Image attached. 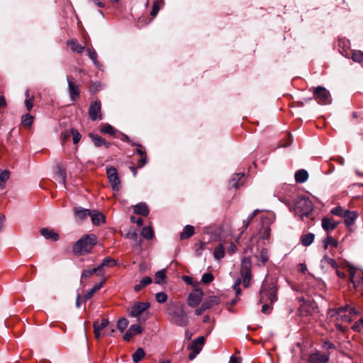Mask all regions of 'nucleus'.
<instances>
[{
    "label": "nucleus",
    "instance_id": "nucleus-52",
    "mask_svg": "<svg viewBox=\"0 0 363 363\" xmlns=\"http://www.w3.org/2000/svg\"><path fill=\"white\" fill-rule=\"evenodd\" d=\"M323 262L330 265L334 269L337 268V264L336 261L334 259L330 258L327 255L323 257Z\"/></svg>",
    "mask_w": 363,
    "mask_h": 363
},
{
    "label": "nucleus",
    "instance_id": "nucleus-11",
    "mask_svg": "<svg viewBox=\"0 0 363 363\" xmlns=\"http://www.w3.org/2000/svg\"><path fill=\"white\" fill-rule=\"evenodd\" d=\"M205 337L203 336L199 337L194 340L189 346L191 352L189 354V359L193 360L196 356L201 352L203 345L205 343Z\"/></svg>",
    "mask_w": 363,
    "mask_h": 363
},
{
    "label": "nucleus",
    "instance_id": "nucleus-27",
    "mask_svg": "<svg viewBox=\"0 0 363 363\" xmlns=\"http://www.w3.org/2000/svg\"><path fill=\"white\" fill-rule=\"evenodd\" d=\"M313 308L310 304L303 302L298 308V313L301 315L307 316L312 314Z\"/></svg>",
    "mask_w": 363,
    "mask_h": 363
},
{
    "label": "nucleus",
    "instance_id": "nucleus-54",
    "mask_svg": "<svg viewBox=\"0 0 363 363\" xmlns=\"http://www.w3.org/2000/svg\"><path fill=\"white\" fill-rule=\"evenodd\" d=\"M262 304V312L264 313H269L271 312V310L272 308V306L274 303H269V302H259Z\"/></svg>",
    "mask_w": 363,
    "mask_h": 363
},
{
    "label": "nucleus",
    "instance_id": "nucleus-3",
    "mask_svg": "<svg viewBox=\"0 0 363 363\" xmlns=\"http://www.w3.org/2000/svg\"><path fill=\"white\" fill-rule=\"evenodd\" d=\"M166 311L168 318L172 323L181 327H185L188 325L189 320L184 309V305L180 301L169 303Z\"/></svg>",
    "mask_w": 363,
    "mask_h": 363
},
{
    "label": "nucleus",
    "instance_id": "nucleus-4",
    "mask_svg": "<svg viewBox=\"0 0 363 363\" xmlns=\"http://www.w3.org/2000/svg\"><path fill=\"white\" fill-rule=\"evenodd\" d=\"M97 242V237L94 234L84 235L73 245V252L77 255L89 254Z\"/></svg>",
    "mask_w": 363,
    "mask_h": 363
},
{
    "label": "nucleus",
    "instance_id": "nucleus-13",
    "mask_svg": "<svg viewBox=\"0 0 363 363\" xmlns=\"http://www.w3.org/2000/svg\"><path fill=\"white\" fill-rule=\"evenodd\" d=\"M203 292L201 289L194 290L187 298V303L189 306L194 308L197 306L202 300Z\"/></svg>",
    "mask_w": 363,
    "mask_h": 363
},
{
    "label": "nucleus",
    "instance_id": "nucleus-45",
    "mask_svg": "<svg viewBox=\"0 0 363 363\" xmlns=\"http://www.w3.org/2000/svg\"><path fill=\"white\" fill-rule=\"evenodd\" d=\"M100 271V267H95L93 269H85L82 273V279H86L91 275H93L94 273H96L97 272Z\"/></svg>",
    "mask_w": 363,
    "mask_h": 363
},
{
    "label": "nucleus",
    "instance_id": "nucleus-30",
    "mask_svg": "<svg viewBox=\"0 0 363 363\" xmlns=\"http://www.w3.org/2000/svg\"><path fill=\"white\" fill-rule=\"evenodd\" d=\"M315 235L313 233H307L301 237V242L303 246H309L313 242Z\"/></svg>",
    "mask_w": 363,
    "mask_h": 363
},
{
    "label": "nucleus",
    "instance_id": "nucleus-2",
    "mask_svg": "<svg viewBox=\"0 0 363 363\" xmlns=\"http://www.w3.org/2000/svg\"><path fill=\"white\" fill-rule=\"evenodd\" d=\"M240 272L241 275V279H238L233 285V289L235 291L237 296H240L242 294L240 287L241 283L242 284V286L245 288H249L251 284L252 274V260L250 257H245L242 258L241 261Z\"/></svg>",
    "mask_w": 363,
    "mask_h": 363
},
{
    "label": "nucleus",
    "instance_id": "nucleus-9",
    "mask_svg": "<svg viewBox=\"0 0 363 363\" xmlns=\"http://www.w3.org/2000/svg\"><path fill=\"white\" fill-rule=\"evenodd\" d=\"M68 91L72 101L79 99L80 95V85L77 84L72 76H67Z\"/></svg>",
    "mask_w": 363,
    "mask_h": 363
},
{
    "label": "nucleus",
    "instance_id": "nucleus-19",
    "mask_svg": "<svg viewBox=\"0 0 363 363\" xmlns=\"http://www.w3.org/2000/svg\"><path fill=\"white\" fill-rule=\"evenodd\" d=\"M41 235L47 240L57 241L59 240V235L54 230L43 228L40 229Z\"/></svg>",
    "mask_w": 363,
    "mask_h": 363
},
{
    "label": "nucleus",
    "instance_id": "nucleus-8",
    "mask_svg": "<svg viewBox=\"0 0 363 363\" xmlns=\"http://www.w3.org/2000/svg\"><path fill=\"white\" fill-rule=\"evenodd\" d=\"M106 174L112 189L118 191L121 187V182L116 168L112 166L107 167Z\"/></svg>",
    "mask_w": 363,
    "mask_h": 363
},
{
    "label": "nucleus",
    "instance_id": "nucleus-36",
    "mask_svg": "<svg viewBox=\"0 0 363 363\" xmlns=\"http://www.w3.org/2000/svg\"><path fill=\"white\" fill-rule=\"evenodd\" d=\"M213 256L215 259L220 260L225 256V248L222 244H219L214 250Z\"/></svg>",
    "mask_w": 363,
    "mask_h": 363
},
{
    "label": "nucleus",
    "instance_id": "nucleus-50",
    "mask_svg": "<svg viewBox=\"0 0 363 363\" xmlns=\"http://www.w3.org/2000/svg\"><path fill=\"white\" fill-rule=\"evenodd\" d=\"M352 59L354 62H361L363 61V52L360 50L354 51L352 54Z\"/></svg>",
    "mask_w": 363,
    "mask_h": 363
},
{
    "label": "nucleus",
    "instance_id": "nucleus-31",
    "mask_svg": "<svg viewBox=\"0 0 363 363\" xmlns=\"http://www.w3.org/2000/svg\"><path fill=\"white\" fill-rule=\"evenodd\" d=\"M34 118L29 113L23 115L21 118V123L26 128H30L33 123Z\"/></svg>",
    "mask_w": 363,
    "mask_h": 363
},
{
    "label": "nucleus",
    "instance_id": "nucleus-25",
    "mask_svg": "<svg viewBox=\"0 0 363 363\" xmlns=\"http://www.w3.org/2000/svg\"><path fill=\"white\" fill-rule=\"evenodd\" d=\"M106 279L104 278L99 284H95L90 290L87 291L84 296L85 299H90L104 285Z\"/></svg>",
    "mask_w": 363,
    "mask_h": 363
},
{
    "label": "nucleus",
    "instance_id": "nucleus-47",
    "mask_svg": "<svg viewBox=\"0 0 363 363\" xmlns=\"http://www.w3.org/2000/svg\"><path fill=\"white\" fill-rule=\"evenodd\" d=\"M292 143V137L289 133H286L284 138L280 141V147H287Z\"/></svg>",
    "mask_w": 363,
    "mask_h": 363
},
{
    "label": "nucleus",
    "instance_id": "nucleus-56",
    "mask_svg": "<svg viewBox=\"0 0 363 363\" xmlns=\"http://www.w3.org/2000/svg\"><path fill=\"white\" fill-rule=\"evenodd\" d=\"M71 133H72V136L73 138V143L74 144H77L80 140H81V135L80 133L75 129L72 128L71 129Z\"/></svg>",
    "mask_w": 363,
    "mask_h": 363
},
{
    "label": "nucleus",
    "instance_id": "nucleus-14",
    "mask_svg": "<svg viewBox=\"0 0 363 363\" xmlns=\"http://www.w3.org/2000/svg\"><path fill=\"white\" fill-rule=\"evenodd\" d=\"M149 308L150 303L148 302H136L132 306L130 315L133 317H138Z\"/></svg>",
    "mask_w": 363,
    "mask_h": 363
},
{
    "label": "nucleus",
    "instance_id": "nucleus-57",
    "mask_svg": "<svg viewBox=\"0 0 363 363\" xmlns=\"http://www.w3.org/2000/svg\"><path fill=\"white\" fill-rule=\"evenodd\" d=\"M71 136H72L71 130L70 131L65 130V131L62 132L61 136H60L62 143H66L67 140H69Z\"/></svg>",
    "mask_w": 363,
    "mask_h": 363
},
{
    "label": "nucleus",
    "instance_id": "nucleus-24",
    "mask_svg": "<svg viewBox=\"0 0 363 363\" xmlns=\"http://www.w3.org/2000/svg\"><path fill=\"white\" fill-rule=\"evenodd\" d=\"M89 137L91 138L96 147L104 145L106 148H108L111 145L109 143H107L105 139L98 135L89 134Z\"/></svg>",
    "mask_w": 363,
    "mask_h": 363
},
{
    "label": "nucleus",
    "instance_id": "nucleus-34",
    "mask_svg": "<svg viewBox=\"0 0 363 363\" xmlns=\"http://www.w3.org/2000/svg\"><path fill=\"white\" fill-rule=\"evenodd\" d=\"M10 177V172L8 170H0V189H3L6 186V182Z\"/></svg>",
    "mask_w": 363,
    "mask_h": 363
},
{
    "label": "nucleus",
    "instance_id": "nucleus-49",
    "mask_svg": "<svg viewBox=\"0 0 363 363\" xmlns=\"http://www.w3.org/2000/svg\"><path fill=\"white\" fill-rule=\"evenodd\" d=\"M347 210V209H345L341 206H336L335 208H333L330 212L335 216L343 218Z\"/></svg>",
    "mask_w": 363,
    "mask_h": 363
},
{
    "label": "nucleus",
    "instance_id": "nucleus-51",
    "mask_svg": "<svg viewBox=\"0 0 363 363\" xmlns=\"http://www.w3.org/2000/svg\"><path fill=\"white\" fill-rule=\"evenodd\" d=\"M214 279V277L211 273H204L201 277V281L205 284H208Z\"/></svg>",
    "mask_w": 363,
    "mask_h": 363
},
{
    "label": "nucleus",
    "instance_id": "nucleus-28",
    "mask_svg": "<svg viewBox=\"0 0 363 363\" xmlns=\"http://www.w3.org/2000/svg\"><path fill=\"white\" fill-rule=\"evenodd\" d=\"M308 178V174L305 169H299L295 173V180L297 183H303Z\"/></svg>",
    "mask_w": 363,
    "mask_h": 363
},
{
    "label": "nucleus",
    "instance_id": "nucleus-22",
    "mask_svg": "<svg viewBox=\"0 0 363 363\" xmlns=\"http://www.w3.org/2000/svg\"><path fill=\"white\" fill-rule=\"evenodd\" d=\"M133 211L135 214L147 216L149 214V208L144 203H140L133 207Z\"/></svg>",
    "mask_w": 363,
    "mask_h": 363
},
{
    "label": "nucleus",
    "instance_id": "nucleus-41",
    "mask_svg": "<svg viewBox=\"0 0 363 363\" xmlns=\"http://www.w3.org/2000/svg\"><path fill=\"white\" fill-rule=\"evenodd\" d=\"M328 246H332L334 247H338V242L336 239L333 238L332 236H327V238L324 240V247L327 249Z\"/></svg>",
    "mask_w": 363,
    "mask_h": 363
},
{
    "label": "nucleus",
    "instance_id": "nucleus-23",
    "mask_svg": "<svg viewBox=\"0 0 363 363\" xmlns=\"http://www.w3.org/2000/svg\"><path fill=\"white\" fill-rule=\"evenodd\" d=\"M90 217L91 218L92 223L95 225H99L105 222V216L103 213L98 211H91Z\"/></svg>",
    "mask_w": 363,
    "mask_h": 363
},
{
    "label": "nucleus",
    "instance_id": "nucleus-59",
    "mask_svg": "<svg viewBox=\"0 0 363 363\" xmlns=\"http://www.w3.org/2000/svg\"><path fill=\"white\" fill-rule=\"evenodd\" d=\"M101 89V84L99 83H91L89 86V91L91 93H96Z\"/></svg>",
    "mask_w": 363,
    "mask_h": 363
},
{
    "label": "nucleus",
    "instance_id": "nucleus-37",
    "mask_svg": "<svg viewBox=\"0 0 363 363\" xmlns=\"http://www.w3.org/2000/svg\"><path fill=\"white\" fill-rule=\"evenodd\" d=\"M99 130L101 133L108 134L110 135H113L116 133V128L110 124H103L100 127Z\"/></svg>",
    "mask_w": 363,
    "mask_h": 363
},
{
    "label": "nucleus",
    "instance_id": "nucleus-20",
    "mask_svg": "<svg viewBox=\"0 0 363 363\" xmlns=\"http://www.w3.org/2000/svg\"><path fill=\"white\" fill-rule=\"evenodd\" d=\"M67 45L70 48L72 52L76 53H82L85 50V47L80 45L76 39L68 40Z\"/></svg>",
    "mask_w": 363,
    "mask_h": 363
},
{
    "label": "nucleus",
    "instance_id": "nucleus-10",
    "mask_svg": "<svg viewBox=\"0 0 363 363\" xmlns=\"http://www.w3.org/2000/svg\"><path fill=\"white\" fill-rule=\"evenodd\" d=\"M296 209L301 216H308L313 211V204L308 198H301L296 203Z\"/></svg>",
    "mask_w": 363,
    "mask_h": 363
},
{
    "label": "nucleus",
    "instance_id": "nucleus-33",
    "mask_svg": "<svg viewBox=\"0 0 363 363\" xmlns=\"http://www.w3.org/2000/svg\"><path fill=\"white\" fill-rule=\"evenodd\" d=\"M244 174H237L235 177L229 182V188L238 189L242 184L239 183V181L243 177Z\"/></svg>",
    "mask_w": 363,
    "mask_h": 363
},
{
    "label": "nucleus",
    "instance_id": "nucleus-21",
    "mask_svg": "<svg viewBox=\"0 0 363 363\" xmlns=\"http://www.w3.org/2000/svg\"><path fill=\"white\" fill-rule=\"evenodd\" d=\"M220 303V297L218 296H211L208 297L203 303V308L207 309L211 308L215 306H218Z\"/></svg>",
    "mask_w": 363,
    "mask_h": 363
},
{
    "label": "nucleus",
    "instance_id": "nucleus-26",
    "mask_svg": "<svg viewBox=\"0 0 363 363\" xmlns=\"http://www.w3.org/2000/svg\"><path fill=\"white\" fill-rule=\"evenodd\" d=\"M194 234V227L190 225H186L182 232L180 233L179 238L181 240H186L191 236H193Z\"/></svg>",
    "mask_w": 363,
    "mask_h": 363
},
{
    "label": "nucleus",
    "instance_id": "nucleus-5",
    "mask_svg": "<svg viewBox=\"0 0 363 363\" xmlns=\"http://www.w3.org/2000/svg\"><path fill=\"white\" fill-rule=\"evenodd\" d=\"M277 291L275 283L264 281L259 291V302L274 303L277 299Z\"/></svg>",
    "mask_w": 363,
    "mask_h": 363
},
{
    "label": "nucleus",
    "instance_id": "nucleus-43",
    "mask_svg": "<svg viewBox=\"0 0 363 363\" xmlns=\"http://www.w3.org/2000/svg\"><path fill=\"white\" fill-rule=\"evenodd\" d=\"M26 99L25 100V106L28 111H30L33 107L34 96L29 95V91H26Z\"/></svg>",
    "mask_w": 363,
    "mask_h": 363
},
{
    "label": "nucleus",
    "instance_id": "nucleus-58",
    "mask_svg": "<svg viewBox=\"0 0 363 363\" xmlns=\"http://www.w3.org/2000/svg\"><path fill=\"white\" fill-rule=\"evenodd\" d=\"M147 162V158L146 155H143L142 156H140V158L138 160V167L140 168L143 167L146 164Z\"/></svg>",
    "mask_w": 363,
    "mask_h": 363
},
{
    "label": "nucleus",
    "instance_id": "nucleus-6",
    "mask_svg": "<svg viewBox=\"0 0 363 363\" xmlns=\"http://www.w3.org/2000/svg\"><path fill=\"white\" fill-rule=\"evenodd\" d=\"M313 94L315 100L320 105H328L332 102L330 91L322 86L313 88Z\"/></svg>",
    "mask_w": 363,
    "mask_h": 363
},
{
    "label": "nucleus",
    "instance_id": "nucleus-17",
    "mask_svg": "<svg viewBox=\"0 0 363 363\" xmlns=\"http://www.w3.org/2000/svg\"><path fill=\"white\" fill-rule=\"evenodd\" d=\"M338 224L339 223L335 221L333 218L324 217L321 221L323 228L327 232H331L335 230Z\"/></svg>",
    "mask_w": 363,
    "mask_h": 363
},
{
    "label": "nucleus",
    "instance_id": "nucleus-60",
    "mask_svg": "<svg viewBox=\"0 0 363 363\" xmlns=\"http://www.w3.org/2000/svg\"><path fill=\"white\" fill-rule=\"evenodd\" d=\"M160 7L161 6H159L156 4L152 5V8L150 11V15H151L152 18H155L157 15L160 9Z\"/></svg>",
    "mask_w": 363,
    "mask_h": 363
},
{
    "label": "nucleus",
    "instance_id": "nucleus-55",
    "mask_svg": "<svg viewBox=\"0 0 363 363\" xmlns=\"http://www.w3.org/2000/svg\"><path fill=\"white\" fill-rule=\"evenodd\" d=\"M156 300L160 303H165L167 301V295L164 292H159L155 295Z\"/></svg>",
    "mask_w": 363,
    "mask_h": 363
},
{
    "label": "nucleus",
    "instance_id": "nucleus-18",
    "mask_svg": "<svg viewBox=\"0 0 363 363\" xmlns=\"http://www.w3.org/2000/svg\"><path fill=\"white\" fill-rule=\"evenodd\" d=\"M74 213L75 218L77 220H83L91 215V211L89 209L82 208L81 207H75L74 208Z\"/></svg>",
    "mask_w": 363,
    "mask_h": 363
},
{
    "label": "nucleus",
    "instance_id": "nucleus-15",
    "mask_svg": "<svg viewBox=\"0 0 363 363\" xmlns=\"http://www.w3.org/2000/svg\"><path fill=\"white\" fill-rule=\"evenodd\" d=\"M358 216L359 214L357 211L347 210L343 216L346 227L350 228L353 225Z\"/></svg>",
    "mask_w": 363,
    "mask_h": 363
},
{
    "label": "nucleus",
    "instance_id": "nucleus-42",
    "mask_svg": "<svg viewBox=\"0 0 363 363\" xmlns=\"http://www.w3.org/2000/svg\"><path fill=\"white\" fill-rule=\"evenodd\" d=\"M108 320L106 318H103L101 322L96 320L93 324L94 329H98V330L101 331L108 325Z\"/></svg>",
    "mask_w": 363,
    "mask_h": 363
},
{
    "label": "nucleus",
    "instance_id": "nucleus-63",
    "mask_svg": "<svg viewBox=\"0 0 363 363\" xmlns=\"http://www.w3.org/2000/svg\"><path fill=\"white\" fill-rule=\"evenodd\" d=\"M133 337V335L131 333V332L130 333V330H128L123 336V340L125 341H130Z\"/></svg>",
    "mask_w": 363,
    "mask_h": 363
},
{
    "label": "nucleus",
    "instance_id": "nucleus-44",
    "mask_svg": "<svg viewBox=\"0 0 363 363\" xmlns=\"http://www.w3.org/2000/svg\"><path fill=\"white\" fill-rule=\"evenodd\" d=\"M86 52H87L89 58L94 62V64L96 65H98L99 64V62L97 60V54H96V51L93 48H88L86 49Z\"/></svg>",
    "mask_w": 363,
    "mask_h": 363
},
{
    "label": "nucleus",
    "instance_id": "nucleus-39",
    "mask_svg": "<svg viewBox=\"0 0 363 363\" xmlns=\"http://www.w3.org/2000/svg\"><path fill=\"white\" fill-rule=\"evenodd\" d=\"M271 229L269 225H262L259 230V238L262 240H268L270 237Z\"/></svg>",
    "mask_w": 363,
    "mask_h": 363
},
{
    "label": "nucleus",
    "instance_id": "nucleus-53",
    "mask_svg": "<svg viewBox=\"0 0 363 363\" xmlns=\"http://www.w3.org/2000/svg\"><path fill=\"white\" fill-rule=\"evenodd\" d=\"M128 330H130V333L131 332V333L134 335H138V334H140L143 329L142 327H140V325H132L129 328H128Z\"/></svg>",
    "mask_w": 363,
    "mask_h": 363
},
{
    "label": "nucleus",
    "instance_id": "nucleus-46",
    "mask_svg": "<svg viewBox=\"0 0 363 363\" xmlns=\"http://www.w3.org/2000/svg\"><path fill=\"white\" fill-rule=\"evenodd\" d=\"M128 320L126 318H122L118 320L117 328L121 332H123L125 330V328L128 327Z\"/></svg>",
    "mask_w": 363,
    "mask_h": 363
},
{
    "label": "nucleus",
    "instance_id": "nucleus-35",
    "mask_svg": "<svg viewBox=\"0 0 363 363\" xmlns=\"http://www.w3.org/2000/svg\"><path fill=\"white\" fill-rule=\"evenodd\" d=\"M141 235L144 238L151 240L154 237V230L151 226H146L143 228Z\"/></svg>",
    "mask_w": 363,
    "mask_h": 363
},
{
    "label": "nucleus",
    "instance_id": "nucleus-12",
    "mask_svg": "<svg viewBox=\"0 0 363 363\" xmlns=\"http://www.w3.org/2000/svg\"><path fill=\"white\" fill-rule=\"evenodd\" d=\"M101 102L97 100L91 102L89 108V116L92 121L102 118Z\"/></svg>",
    "mask_w": 363,
    "mask_h": 363
},
{
    "label": "nucleus",
    "instance_id": "nucleus-48",
    "mask_svg": "<svg viewBox=\"0 0 363 363\" xmlns=\"http://www.w3.org/2000/svg\"><path fill=\"white\" fill-rule=\"evenodd\" d=\"M259 259L261 261L262 265H264L269 260L268 251L267 249H262L260 251Z\"/></svg>",
    "mask_w": 363,
    "mask_h": 363
},
{
    "label": "nucleus",
    "instance_id": "nucleus-38",
    "mask_svg": "<svg viewBox=\"0 0 363 363\" xmlns=\"http://www.w3.org/2000/svg\"><path fill=\"white\" fill-rule=\"evenodd\" d=\"M145 355V352L143 348H138L133 354V361L135 363L139 362Z\"/></svg>",
    "mask_w": 363,
    "mask_h": 363
},
{
    "label": "nucleus",
    "instance_id": "nucleus-7",
    "mask_svg": "<svg viewBox=\"0 0 363 363\" xmlns=\"http://www.w3.org/2000/svg\"><path fill=\"white\" fill-rule=\"evenodd\" d=\"M354 313L353 308H350L347 306L333 309L330 311L331 316L337 315V320L343 322L350 323L352 320V314Z\"/></svg>",
    "mask_w": 363,
    "mask_h": 363
},
{
    "label": "nucleus",
    "instance_id": "nucleus-16",
    "mask_svg": "<svg viewBox=\"0 0 363 363\" xmlns=\"http://www.w3.org/2000/svg\"><path fill=\"white\" fill-rule=\"evenodd\" d=\"M329 355L321 354L319 352L312 353L308 357L309 363H328Z\"/></svg>",
    "mask_w": 363,
    "mask_h": 363
},
{
    "label": "nucleus",
    "instance_id": "nucleus-29",
    "mask_svg": "<svg viewBox=\"0 0 363 363\" xmlns=\"http://www.w3.org/2000/svg\"><path fill=\"white\" fill-rule=\"evenodd\" d=\"M152 278L150 277H145L143 278L140 283L136 284L134 286V290L136 292L140 291L141 289H143L144 287L147 286V285L150 284L152 283Z\"/></svg>",
    "mask_w": 363,
    "mask_h": 363
},
{
    "label": "nucleus",
    "instance_id": "nucleus-64",
    "mask_svg": "<svg viewBox=\"0 0 363 363\" xmlns=\"http://www.w3.org/2000/svg\"><path fill=\"white\" fill-rule=\"evenodd\" d=\"M241 358L240 357H235V356H231L230 359V363H241Z\"/></svg>",
    "mask_w": 363,
    "mask_h": 363
},
{
    "label": "nucleus",
    "instance_id": "nucleus-62",
    "mask_svg": "<svg viewBox=\"0 0 363 363\" xmlns=\"http://www.w3.org/2000/svg\"><path fill=\"white\" fill-rule=\"evenodd\" d=\"M138 146V148L136 150V152L139 156H142L143 155H146L145 149L144 147H143L141 145H136Z\"/></svg>",
    "mask_w": 363,
    "mask_h": 363
},
{
    "label": "nucleus",
    "instance_id": "nucleus-1",
    "mask_svg": "<svg viewBox=\"0 0 363 363\" xmlns=\"http://www.w3.org/2000/svg\"><path fill=\"white\" fill-rule=\"evenodd\" d=\"M240 272L241 275V279H238L233 285V289L235 291L237 296H240L242 294L240 287L241 283L242 284V286L245 288H249L251 284L252 274V260L250 257H245L242 258L241 261Z\"/></svg>",
    "mask_w": 363,
    "mask_h": 363
},
{
    "label": "nucleus",
    "instance_id": "nucleus-40",
    "mask_svg": "<svg viewBox=\"0 0 363 363\" xmlns=\"http://www.w3.org/2000/svg\"><path fill=\"white\" fill-rule=\"evenodd\" d=\"M117 264V262L116 259L111 258L109 257H106L103 259L101 264L98 266V267H100V269L104 267H112Z\"/></svg>",
    "mask_w": 363,
    "mask_h": 363
},
{
    "label": "nucleus",
    "instance_id": "nucleus-61",
    "mask_svg": "<svg viewBox=\"0 0 363 363\" xmlns=\"http://www.w3.org/2000/svg\"><path fill=\"white\" fill-rule=\"evenodd\" d=\"M130 221L132 223H136L138 226H142V225L143 223V218H136V217H135L133 216L130 217Z\"/></svg>",
    "mask_w": 363,
    "mask_h": 363
},
{
    "label": "nucleus",
    "instance_id": "nucleus-32",
    "mask_svg": "<svg viewBox=\"0 0 363 363\" xmlns=\"http://www.w3.org/2000/svg\"><path fill=\"white\" fill-rule=\"evenodd\" d=\"M166 277V269L160 270L155 275V282L157 284H163L165 282Z\"/></svg>",
    "mask_w": 363,
    "mask_h": 363
}]
</instances>
